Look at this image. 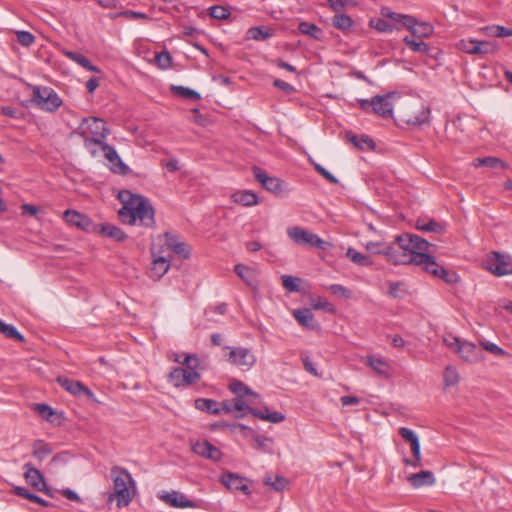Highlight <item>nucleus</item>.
I'll return each instance as SVG.
<instances>
[{"label": "nucleus", "mask_w": 512, "mask_h": 512, "mask_svg": "<svg viewBox=\"0 0 512 512\" xmlns=\"http://www.w3.org/2000/svg\"><path fill=\"white\" fill-rule=\"evenodd\" d=\"M288 236L298 245H310L317 248H322L324 241L316 234L309 232L301 227H291L287 230Z\"/></svg>", "instance_id": "8"}, {"label": "nucleus", "mask_w": 512, "mask_h": 512, "mask_svg": "<svg viewBox=\"0 0 512 512\" xmlns=\"http://www.w3.org/2000/svg\"><path fill=\"white\" fill-rule=\"evenodd\" d=\"M209 15L215 19H227L230 15L228 8L224 6H212L209 8Z\"/></svg>", "instance_id": "53"}, {"label": "nucleus", "mask_w": 512, "mask_h": 512, "mask_svg": "<svg viewBox=\"0 0 512 512\" xmlns=\"http://www.w3.org/2000/svg\"><path fill=\"white\" fill-rule=\"evenodd\" d=\"M352 19L345 14H336L333 18V25L340 30H347L352 26Z\"/></svg>", "instance_id": "50"}, {"label": "nucleus", "mask_w": 512, "mask_h": 512, "mask_svg": "<svg viewBox=\"0 0 512 512\" xmlns=\"http://www.w3.org/2000/svg\"><path fill=\"white\" fill-rule=\"evenodd\" d=\"M286 483V480L280 476H275L274 480L272 479V477H266L265 479V484L270 485L276 491L283 490L286 486Z\"/></svg>", "instance_id": "56"}, {"label": "nucleus", "mask_w": 512, "mask_h": 512, "mask_svg": "<svg viewBox=\"0 0 512 512\" xmlns=\"http://www.w3.org/2000/svg\"><path fill=\"white\" fill-rule=\"evenodd\" d=\"M430 243L418 235L405 233L398 235L393 243H386L385 259L394 265L434 264V257L429 255Z\"/></svg>", "instance_id": "1"}, {"label": "nucleus", "mask_w": 512, "mask_h": 512, "mask_svg": "<svg viewBox=\"0 0 512 512\" xmlns=\"http://www.w3.org/2000/svg\"><path fill=\"white\" fill-rule=\"evenodd\" d=\"M221 483L231 491H242L248 495L250 493L249 487L246 484V479L237 474L227 472L222 474Z\"/></svg>", "instance_id": "18"}, {"label": "nucleus", "mask_w": 512, "mask_h": 512, "mask_svg": "<svg viewBox=\"0 0 512 512\" xmlns=\"http://www.w3.org/2000/svg\"><path fill=\"white\" fill-rule=\"evenodd\" d=\"M247 34L250 39H253L256 41H262V40H265V39L269 38L270 36H272L273 30L272 29L264 30L261 27H251L248 30Z\"/></svg>", "instance_id": "45"}, {"label": "nucleus", "mask_w": 512, "mask_h": 512, "mask_svg": "<svg viewBox=\"0 0 512 512\" xmlns=\"http://www.w3.org/2000/svg\"><path fill=\"white\" fill-rule=\"evenodd\" d=\"M443 341L449 348L456 352V349H458V345H460L462 340L452 334H447L443 337Z\"/></svg>", "instance_id": "64"}, {"label": "nucleus", "mask_w": 512, "mask_h": 512, "mask_svg": "<svg viewBox=\"0 0 512 512\" xmlns=\"http://www.w3.org/2000/svg\"><path fill=\"white\" fill-rule=\"evenodd\" d=\"M366 364L379 375L388 376L389 374V365L384 359L370 356L367 358Z\"/></svg>", "instance_id": "34"}, {"label": "nucleus", "mask_w": 512, "mask_h": 512, "mask_svg": "<svg viewBox=\"0 0 512 512\" xmlns=\"http://www.w3.org/2000/svg\"><path fill=\"white\" fill-rule=\"evenodd\" d=\"M311 305L315 310H323L327 313H334L335 308L332 303L327 301L325 298L317 297L311 300Z\"/></svg>", "instance_id": "47"}, {"label": "nucleus", "mask_w": 512, "mask_h": 512, "mask_svg": "<svg viewBox=\"0 0 512 512\" xmlns=\"http://www.w3.org/2000/svg\"><path fill=\"white\" fill-rule=\"evenodd\" d=\"M433 33V26L429 23L422 22L418 23L415 26L412 35L423 38V37H429Z\"/></svg>", "instance_id": "49"}, {"label": "nucleus", "mask_w": 512, "mask_h": 512, "mask_svg": "<svg viewBox=\"0 0 512 512\" xmlns=\"http://www.w3.org/2000/svg\"><path fill=\"white\" fill-rule=\"evenodd\" d=\"M165 244L168 248H170L175 254L180 256L183 259L189 257V250L186 244L179 240L176 235H173L169 232H166L165 235Z\"/></svg>", "instance_id": "22"}, {"label": "nucleus", "mask_w": 512, "mask_h": 512, "mask_svg": "<svg viewBox=\"0 0 512 512\" xmlns=\"http://www.w3.org/2000/svg\"><path fill=\"white\" fill-rule=\"evenodd\" d=\"M32 454L35 458L42 461L52 453L50 446L42 440H37L33 443Z\"/></svg>", "instance_id": "39"}, {"label": "nucleus", "mask_w": 512, "mask_h": 512, "mask_svg": "<svg viewBox=\"0 0 512 512\" xmlns=\"http://www.w3.org/2000/svg\"><path fill=\"white\" fill-rule=\"evenodd\" d=\"M346 138L349 142H351L355 147L359 149H364L365 147L369 149L375 148L374 141L367 135H362L360 137L354 135L352 132H346Z\"/></svg>", "instance_id": "33"}, {"label": "nucleus", "mask_w": 512, "mask_h": 512, "mask_svg": "<svg viewBox=\"0 0 512 512\" xmlns=\"http://www.w3.org/2000/svg\"><path fill=\"white\" fill-rule=\"evenodd\" d=\"M492 31V35L496 37H507L512 36V29L506 28L504 26L496 25L490 28Z\"/></svg>", "instance_id": "63"}, {"label": "nucleus", "mask_w": 512, "mask_h": 512, "mask_svg": "<svg viewBox=\"0 0 512 512\" xmlns=\"http://www.w3.org/2000/svg\"><path fill=\"white\" fill-rule=\"evenodd\" d=\"M159 499L175 508H199L197 502L188 499L185 494L175 490L164 492L159 496Z\"/></svg>", "instance_id": "12"}, {"label": "nucleus", "mask_w": 512, "mask_h": 512, "mask_svg": "<svg viewBox=\"0 0 512 512\" xmlns=\"http://www.w3.org/2000/svg\"><path fill=\"white\" fill-rule=\"evenodd\" d=\"M399 434L405 441L410 443L413 456L418 457L419 455H421L419 437L413 430L406 427H402L399 429Z\"/></svg>", "instance_id": "28"}, {"label": "nucleus", "mask_w": 512, "mask_h": 512, "mask_svg": "<svg viewBox=\"0 0 512 512\" xmlns=\"http://www.w3.org/2000/svg\"><path fill=\"white\" fill-rule=\"evenodd\" d=\"M281 280L283 288H298L303 283L301 278L291 275H282Z\"/></svg>", "instance_id": "55"}, {"label": "nucleus", "mask_w": 512, "mask_h": 512, "mask_svg": "<svg viewBox=\"0 0 512 512\" xmlns=\"http://www.w3.org/2000/svg\"><path fill=\"white\" fill-rule=\"evenodd\" d=\"M31 102L38 108L55 112L62 105V100L58 94L49 87L33 86Z\"/></svg>", "instance_id": "5"}, {"label": "nucleus", "mask_w": 512, "mask_h": 512, "mask_svg": "<svg viewBox=\"0 0 512 512\" xmlns=\"http://www.w3.org/2000/svg\"><path fill=\"white\" fill-rule=\"evenodd\" d=\"M346 256L355 264L359 266H370L372 265V260L368 255L362 254L356 251L354 248H348L346 252Z\"/></svg>", "instance_id": "37"}, {"label": "nucleus", "mask_w": 512, "mask_h": 512, "mask_svg": "<svg viewBox=\"0 0 512 512\" xmlns=\"http://www.w3.org/2000/svg\"><path fill=\"white\" fill-rule=\"evenodd\" d=\"M456 353L467 362H476L480 359V351L477 346L469 341H461Z\"/></svg>", "instance_id": "20"}, {"label": "nucleus", "mask_w": 512, "mask_h": 512, "mask_svg": "<svg viewBox=\"0 0 512 512\" xmlns=\"http://www.w3.org/2000/svg\"><path fill=\"white\" fill-rule=\"evenodd\" d=\"M232 200L240 205L243 206H255L258 204V196L249 191V190H243V191H236L232 194Z\"/></svg>", "instance_id": "31"}, {"label": "nucleus", "mask_w": 512, "mask_h": 512, "mask_svg": "<svg viewBox=\"0 0 512 512\" xmlns=\"http://www.w3.org/2000/svg\"><path fill=\"white\" fill-rule=\"evenodd\" d=\"M111 478L113 481L114 494L110 496V500L115 496L119 508L128 506L132 500L128 485L134 484L131 474L122 467L113 466L111 468Z\"/></svg>", "instance_id": "4"}, {"label": "nucleus", "mask_w": 512, "mask_h": 512, "mask_svg": "<svg viewBox=\"0 0 512 512\" xmlns=\"http://www.w3.org/2000/svg\"><path fill=\"white\" fill-rule=\"evenodd\" d=\"M430 110L424 106L416 111L415 115H406L405 121L410 125H421L428 121Z\"/></svg>", "instance_id": "35"}, {"label": "nucleus", "mask_w": 512, "mask_h": 512, "mask_svg": "<svg viewBox=\"0 0 512 512\" xmlns=\"http://www.w3.org/2000/svg\"><path fill=\"white\" fill-rule=\"evenodd\" d=\"M0 333L5 335L7 338L15 339L21 342L24 341V337L17 331L14 326L6 324L3 321H1L0 324Z\"/></svg>", "instance_id": "46"}, {"label": "nucleus", "mask_w": 512, "mask_h": 512, "mask_svg": "<svg viewBox=\"0 0 512 512\" xmlns=\"http://www.w3.org/2000/svg\"><path fill=\"white\" fill-rule=\"evenodd\" d=\"M195 408L207 412L212 415H218L220 414V408L217 401L213 399H207V398H198L194 402Z\"/></svg>", "instance_id": "32"}, {"label": "nucleus", "mask_w": 512, "mask_h": 512, "mask_svg": "<svg viewBox=\"0 0 512 512\" xmlns=\"http://www.w3.org/2000/svg\"><path fill=\"white\" fill-rule=\"evenodd\" d=\"M16 36L17 41L25 47H29L35 41V37L28 31H18Z\"/></svg>", "instance_id": "57"}, {"label": "nucleus", "mask_w": 512, "mask_h": 512, "mask_svg": "<svg viewBox=\"0 0 512 512\" xmlns=\"http://www.w3.org/2000/svg\"><path fill=\"white\" fill-rule=\"evenodd\" d=\"M254 178L262 185L264 189L273 193L276 196L283 194V182L277 178L269 176L264 170L259 167H253Z\"/></svg>", "instance_id": "9"}, {"label": "nucleus", "mask_w": 512, "mask_h": 512, "mask_svg": "<svg viewBox=\"0 0 512 512\" xmlns=\"http://www.w3.org/2000/svg\"><path fill=\"white\" fill-rule=\"evenodd\" d=\"M416 229L424 232H433L442 234L445 231V226L433 219L419 218L415 224Z\"/></svg>", "instance_id": "29"}, {"label": "nucleus", "mask_w": 512, "mask_h": 512, "mask_svg": "<svg viewBox=\"0 0 512 512\" xmlns=\"http://www.w3.org/2000/svg\"><path fill=\"white\" fill-rule=\"evenodd\" d=\"M33 410L37 412L42 419L52 424H60L62 413L54 410L49 405L44 403H35L33 404Z\"/></svg>", "instance_id": "21"}, {"label": "nucleus", "mask_w": 512, "mask_h": 512, "mask_svg": "<svg viewBox=\"0 0 512 512\" xmlns=\"http://www.w3.org/2000/svg\"><path fill=\"white\" fill-rule=\"evenodd\" d=\"M118 198L123 203L118 212L123 223L133 225L138 220L146 227L154 225V209L145 197L122 190L119 192Z\"/></svg>", "instance_id": "2"}, {"label": "nucleus", "mask_w": 512, "mask_h": 512, "mask_svg": "<svg viewBox=\"0 0 512 512\" xmlns=\"http://www.w3.org/2000/svg\"><path fill=\"white\" fill-rule=\"evenodd\" d=\"M103 153L110 164V169L112 170V172L121 175L127 174V172L129 171L128 166L123 163L117 151L112 146L105 145Z\"/></svg>", "instance_id": "19"}, {"label": "nucleus", "mask_w": 512, "mask_h": 512, "mask_svg": "<svg viewBox=\"0 0 512 512\" xmlns=\"http://www.w3.org/2000/svg\"><path fill=\"white\" fill-rule=\"evenodd\" d=\"M153 256L154 259L149 270V275L151 278L160 279L170 267L169 260L164 256L157 257L155 254H153Z\"/></svg>", "instance_id": "24"}, {"label": "nucleus", "mask_w": 512, "mask_h": 512, "mask_svg": "<svg viewBox=\"0 0 512 512\" xmlns=\"http://www.w3.org/2000/svg\"><path fill=\"white\" fill-rule=\"evenodd\" d=\"M479 343L483 347V349H485L486 351H488L496 356H506L507 355V352L495 343L485 341V340H482Z\"/></svg>", "instance_id": "54"}, {"label": "nucleus", "mask_w": 512, "mask_h": 512, "mask_svg": "<svg viewBox=\"0 0 512 512\" xmlns=\"http://www.w3.org/2000/svg\"><path fill=\"white\" fill-rule=\"evenodd\" d=\"M294 318L300 325L309 329H316L318 323L314 320L313 313L310 309H296L293 311Z\"/></svg>", "instance_id": "27"}, {"label": "nucleus", "mask_w": 512, "mask_h": 512, "mask_svg": "<svg viewBox=\"0 0 512 512\" xmlns=\"http://www.w3.org/2000/svg\"><path fill=\"white\" fill-rule=\"evenodd\" d=\"M172 90L176 94H178L179 96H181L183 98L192 99V100H199L200 99V94L198 92H196L195 90H192L190 88H187V87L173 86Z\"/></svg>", "instance_id": "51"}, {"label": "nucleus", "mask_w": 512, "mask_h": 512, "mask_svg": "<svg viewBox=\"0 0 512 512\" xmlns=\"http://www.w3.org/2000/svg\"><path fill=\"white\" fill-rule=\"evenodd\" d=\"M394 93H388L386 95H375L371 98L372 111L382 118H389L393 114V106L390 102L391 96Z\"/></svg>", "instance_id": "16"}, {"label": "nucleus", "mask_w": 512, "mask_h": 512, "mask_svg": "<svg viewBox=\"0 0 512 512\" xmlns=\"http://www.w3.org/2000/svg\"><path fill=\"white\" fill-rule=\"evenodd\" d=\"M24 469V478L26 482L35 490L44 492L45 494L51 496L50 489L47 487L41 472L37 468L33 467L31 463H26L24 465Z\"/></svg>", "instance_id": "13"}, {"label": "nucleus", "mask_w": 512, "mask_h": 512, "mask_svg": "<svg viewBox=\"0 0 512 512\" xmlns=\"http://www.w3.org/2000/svg\"><path fill=\"white\" fill-rule=\"evenodd\" d=\"M57 382L59 383V385L62 388H64L66 391H68L72 395L80 396L83 394V395L87 396L88 399L97 402V400L95 398V394L80 381H74V380L68 379L66 377L60 376L57 378Z\"/></svg>", "instance_id": "14"}, {"label": "nucleus", "mask_w": 512, "mask_h": 512, "mask_svg": "<svg viewBox=\"0 0 512 512\" xmlns=\"http://www.w3.org/2000/svg\"><path fill=\"white\" fill-rule=\"evenodd\" d=\"M386 248L385 242H368L366 244V249L371 254H377V255H383L384 256V250Z\"/></svg>", "instance_id": "59"}, {"label": "nucleus", "mask_w": 512, "mask_h": 512, "mask_svg": "<svg viewBox=\"0 0 512 512\" xmlns=\"http://www.w3.org/2000/svg\"><path fill=\"white\" fill-rule=\"evenodd\" d=\"M64 219L68 224L84 231L95 232L97 230V225L93 224L88 216L77 211L66 210L64 212Z\"/></svg>", "instance_id": "15"}, {"label": "nucleus", "mask_w": 512, "mask_h": 512, "mask_svg": "<svg viewBox=\"0 0 512 512\" xmlns=\"http://www.w3.org/2000/svg\"><path fill=\"white\" fill-rule=\"evenodd\" d=\"M237 275L246 283V285L252 287L254 285V271L242 264L235 266Z\"/></svg>", "instance_id": "41"}, {"label": "nucleus", "mask_w": 512, "mask_h": 512, "mask_svg": "<svg viewBox=\"0 0 512 512\" xmlns=\"http://www.w3.org/2000/svg\"><path fill=\"white\" fill-rule=\"evenodd\" d=\"M457 47L459 50L469 54H478L479 52L478 40L474 39H462L457 43Z\"/></svg>", "instance_id": "44"}, {"label": "nucleus", "mask_w": 512, "mask_h": 512, "mask_svg": "<svg viewBox=\"0 0 512 512\" xmlns=\"http://www.w3.org/2000/svg\"><path fill=\"white\" fill-rule=\"evenodd\" d=\"M315 170L332 184L338 183L337 178L318 163L314 164Z\"/></svg>", "instance_id": "62"}, {"label": "nucleus", "mask_w": 512, "mask_h": 512, "mask_svg": "<svg viewBox=\"0 0 512 512\" xmlns=\"http://www.w3.org/2000/svg\"><path fill=\"white\" fill-rule=\"evenodd\" d=\"M403 41L407 44V46L414 52H420V53H428L429 52V46L427 43L423 41H417L414 40L408 36H406Z\"/></svg>", "instance_id": "48"}, {"label": "nucleus", "mask_w": 512, "mask_h": 512, "mask_svg": "<svg viewBox=\"0 0 512 512\" xmlns=\"http://www.w3.org/2000/svg\"><path fill=\"white\" fill-rule=\"evenodd\" d=\"M479 52L478 54L494 53L497 50V45L490 41H478Z\"/></svg>", "instance_id": "61"}, {"label": "nucleus", "mask_w": 512, "mask_h": 512, "mask_svg": "<svg viewBox=\"0 0 512 512\" xmlns=\"http://www.w3.org/2000/svg\"><path fill=\"white\" fill-rule=\"evenodd\" d=\"M298 30L305 35L311 36L314 39H319L321 34V29L313 23L309 22H300L298 25Z\"/></svg>", "instance_id": "43"}, {"label": "nucleus", "mask_w": 512, "mask_h": 512, "mask_svg": "<svg viewBox=\"0 0 512 512\" xmlns=\"http://www.w3.org/2000/svg\"><path fill=\"white\" fill-rule=\"evenodd\" d=\"M229 387L232 390V392H234L235 394H237L241 397L244 395H255L256 396V394L241 381H233L230 383Z\"/></svg>", "instance_id": "52"}, {"label": "nucleus", "mask_w": 512, "mask_h": 512, "mask_svg": "<svg viewBox=\"0 0 512 512\" xmlns=\"http://www.w3.org/2000/svg\"><path fill=\"white\" fill-rule=\"evenodd\" d=\"M422 268H424L427 272L432 275L439 277L444 280V282L448 285L458 284L460 281L459 275L453 270H447L442 266L438 265L434 260V264H423Z\"/></svg>", "instance_id": "17"}, {"label": "nucleus", "mask_w": 512, "mask_h": 512, "mask_svg": "<svg viewBox=\"0 0 512 512\" xmlns=\"http://www.w3.org/2000/svg\"><path fill=\"white\" fill-rule=\"evenodd\" d=\"M95 232H99L102 235L117 242H122L127 238V235L119 227L111 224L97 225V230H95Z\"/></svg>", "instance_id": "26"}, {"label": "nucleus", "mask_w": 512, "mask_h": 512, "mask_svg": "<svg viewBox=\"0 0 512 512\" xmlns=\"http://www.w3.org/2000/svg\"><path fill=\"white\" fill-rule=\"evenodd\" d=\"M407 480L414 488L431 486L435 483L434 474L428 470H422L418 473L411 474L408 476Z\"/></svg>", "instance_id": "23"}, {"label": "nucleus", "mask_w": 512, "mask_h": 512, "mask_svg": "<svg viewBox=\"0 0 512 512\" xmlns=\"http://www.w3.org/2000/svg\"><path fill=\"white\" fill-rule=\"evenodd\" d=\"M255 442V448L264 453H272L273 451V439L261 435L253 436Z\"/></svg>", "instance_id": "40"}, {"label": "nucleus", "mask_w": 512, "mask_h": 512, "mask_svg": "<svg viewBox=\"0 0 512 512\" xmlns=\"http://www.w3.org/2000/svg\"><path fill=\"white\" fill-rule=\"evenodd\" d=\"M192 451L205 459L217 462L222 458V452L207 440H198L191 444Z\"/></svg>", "instance_id": "10"}, {"label": "nucleus", "mask_w": 512, "mask_h": 512, "mask_svg": "<svg viewBox=\"0 0 512 512\" xmlns=\"http://www.w3.org/2000/svg\"><path fill=\"white\" fill-rule=\"evenodd\" d=\"M227 360L237 366L252 367L256 362V357L247 348H230Z\"/></svg>", "instance_id": "11"}, {"label": "nucleus", "mask_w": 512, "mask_h": 512, "mask_svg": "<svg viewBox=\"0 0 512 512\" xmlns=\"http://www.w3.org/2000/svg\"><path fill=\"white\" fill-rule=\"evenodd\" d=\"M459 379H460L459 373L455 367L447 366L445 368L444 374H443V380H444V385L446 388L457 385L459 382Z\"/></svg>", "instance_id": "42"}, {"label": "nucleus", "mask_w": 512, "mask_h": 512, "mask_svg": "<svg viewBox=\"0 0 512 512\" xmlns=\"http://www.w3.org/2000/svg\"><path fill=\"white\" fill-rule=\"evenodd\" d=\"M473 165L475 167L486 166L500 169H505L507 167V165L501 159L492 156L477 158L474 160Z\"/></svg>", "instance_id": "38"}, {"label": "nucleus", "mask_w": 512, "mask_h": 512, "mask_svg": "<svg viewBox=\"0 0 512 512\" xmlns=\"http://www.w3.org/2000/svg\"><path fill=\"white\" fill-rule=\"evenodd\" d=\"M182 365L186 368H173L168 375V381L176 388L190 386L200 380V374L197 371L200 361L196 354L183 355Z\"/></svg>", "instance_id": "3"}, {"label": "nucleus", "mask_w": 512, "mask_h": 512, "mask_svg": "<svg viewBox=\"0 0 512 512\" xmlns=\"http://www.w3.org/2000/svg\"><path fill=\"white\" fill-rule=\"evenodd\" d=\"M63 54L68 59L72 60L73 62L77 63L82 68H84V69H86L88 71H91V72H94V73H100L101 72V70L97 66L93 65L91 63V61L87 57H85L83 54H81V53L65 50V51H63Z\"/></svg>", "instance_id": "25"}, {"label": "nucleus", "mask_w": 512, "mask_h": 512, "mask_svg": "<svg viewBox=\"0 0 512 512\" xmlns=\"http://www.w3.org/2000/svg\"><path fill=\"white\" fill-rule=\"evenodd\" d=\"M76 133L82 139L96 138L98 140H105L110 134V130L103 119L87 117L81 121Z\"/></svg>", "instance_id": "6"}, {"label": "nucleus", "mask_w": 512, "mask_h": 512, "mask_svg": "<svg viewBox=\"0 0 512 512\" xmlns=\"http://www.w3.org/2000/svg\"><path fill=\"white\" fill-rule=\"evenodd\" d=\"M156 62L160 68L166 69L171 66L172 58L169 52H161L156 55Z\"/></svg>", "instance_id": "60"}, {"label": "nucleus", "mask_w": 512, "mask_h": 512, "mask_svg": "<svg viewBox=\"0 0 512 512\" xmlns=\"http://www.w3.org/2000/svg\"><path fill=\"white\" fill-rule=\"evenodd\" d=\"M249 412L255 417L261 420L269 421L271 423H280L285 419L284 414L276 411L269 412L268 408L266 407L263 409L249 408Z\"/></svg>", "instance_id": "30"}, {"label": "nucleus", "mask_w": 512, "mask_h": 512, "mask_svg": "<svg viewBox=\"0 0 512 512\" xmlns=\"http://www.w3.org/2000/svg\"><path fill=\"white\" fill-rule=\"evenodd\" d=\"M83 144L92 157H97L100 151L104 152V146L108 145L105 140H98L96 138L83 139Z\"/></svg>", "instance_id": "36"}, {"label": "nucleus", "mask_w": 512, "mask_h": 512, "mask_svg": "<svg viewBox=\"0 0 512 512\" xmlns=\"http://www.w3.org/2000/svg\"><path fill=\"white\" fill-rule=\"evenodd\" d=\"M371 26L379 32H391L394 28L393 25L381 18L371 20Z\"/></svg>", "instance_id": "58"}, {"label": "nucleus", "mask_w": 512, "mask_h": 512, "mask_svg": "<svg viewBox=\"0 0 512 512\" xmlns=\"http://www.w3.org/2000/svg\"><path fill=\"white\" fill-rule=\"evenodd\" d=\"M487 269L496 276L512 274V257L494 252L486 261Z\"/></svg>", "instance_id": "7"}]
</instances>
